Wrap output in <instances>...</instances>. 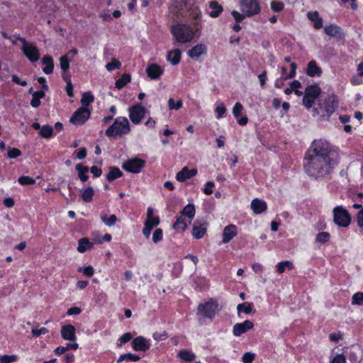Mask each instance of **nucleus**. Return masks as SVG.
Segmentation results:
<instances>
[{"label": "nucleus", "instance_id": "34", "mask_svg": "<svg viewBox=\"0 0 363 363\" xmlns=\"http://www.w3.org/2000/svg\"><path fill=\"white\" fill-rule=\"evenodd\" d=\"M94 100V96L91 94L90 91L84 92L82 94V97L81 99V104L83 107L89 106Z\"/></svg>", "mask_w": 363, "mask_h": 363}, {"label": "nucleus", "instance_id": "18", "mask_svg": "<svg viewBox=\"0 0 363 363\" xmlns=\"http://www.w3.org/2000/svg\"><path fill=\"white\" fill-rule=\"evenodd\" d=\"M207 48L203 44H198L188 51V55L193 59L198 58L206 53Z\"/></svg>", "mask_w": 363, "mask_h": 363}, {"label": "nucleus", "instance_id": "11", "mask_svg": "<svg viewBox=\"0 0 363 363\" xmlns=\"http://www.w3.org/2000/svg\"><path fill=\"white\" fill-rule=\"evenodd\" d=\"M130 120L135 124L141 122L145 116L146 109L141 104L134 105L128 108Z\"/></svg>", "mask_w": 363, "mask_h": 363}, {"label": "nucleus", "instance_id": "58", "mask_svg": "<svg viewBox=\"0 0 363 363\" xmlns=\"http://www.w3.org/2000/svg\"><path fill=\"white\" fill-rule=\"evenodd\" d=\"M21 155V152L20 150L17 148H11L9 147L8 150V157L9 158H16Z\"/></svg>", "mask_w": 363, "mask_h": 363}, {"label": "nucleus", "instance_id": "41", "mask_svg": "<svg viewBox=\"0 0 363 363\" xmlns=\"http://www.w3.org/2000/svg\"><path fill=\"white\" fill-rule=\"evenodd\" d=\"M237 310L238 314H240L241 312L249 314L252 312V305L250 303H240L238 305Z\"/></svg>", "mask_w": 363, "mask_h": 363}, {"label": "nucleus", "instance_id": "56", "mask_svg": "<svg viewBox=\"0 0 363 363\" xmlns=\"http://www.w3.org/2000/svg\"><path fill=\"white\" fill-rule=\"evenodd\" d=\"M255 355L252 352H245L242 357V361L243 363H252L255 359Z\"/></svg>", "mask_w": 363, "mask_h": 363}, {"label": "nucleus", "instance_id": "21", "mask_svg": "<svg viewBox=\"0 0 363 363\" xmlns=\"http://www.w3.org/2000/svg\"><path fill=\"white\" fill-rule=\"evenodd\" d=\"M251 208L255 214H259L267 209V203L259 199H255L251 202Z\"/></svg>", "mask_w": 363, "mask_h": 363}, {"label": "nucleus", "instance_id": "22", "mask_svg": "<svg viewBox=\"0 0 363 363\" xmlns=\"http://www.w3.org/2000/svg\"><path fill=\"white\" fill-rule=\"evenodd\" d=\"M324 31L326 35L330 37L341 38L342 35L340 28L335 24L326 26L324 28Z\"/></svg>", "mask_w": 363, "mask_h": 363}, {"label": "nucleus", "instance_id": "25", "mask_svg": "<svg viewBox=\"0 0 363 363\" xmlns=\"http://www.w3.org/2000/svg\"><path fill=\"white\" fill-rule=\"evenodd\" d=\"M307 17L313 21V26L315 29H319L323 26V19L319 16L318 11L308 12Z\"/></svg>", "mask_w": 363, "mask_h": 363}, {"label": "nucleus", "instance_id": "14", "mask_svg": "<svg viewBox=\"0 0 363 363\" xmlns=\"http://www.w3.org/2000/svg\"><path fill=\"white\" fill-rule=\"evenodd\" d=\"M238 233L235 225L230 224L225 226L222 233V242L226 244L229 242Z\"/></svg>", "mask_w": 363, "mask_h": 363}, {"label": "nucleus", "instance_id": "27", "mask_svg": "<svg viewBox=\"0 0 363 363\" xmlns=\"http://www.w3.org/2000/svg\"><path fill=\"white\" fill-rule=\"evenodd\" d=\"M42 62L45 65L43 72L47 74H51L54 69L52 58L49 55H45L43 57Z\"/></svg>", "mask_w": 363, "mask_h": 363}, {"label": "nucleus", "instance_id": "40", "mask_svg": "<svg viewBox=\"0 0 363 363\" xmlns=\"http://www.w3.org/2000/svg\"><path fill=\"white\" fill-rule=\"evenodd\" d=\"M286 269H288L289 270L292 269H293V263L290 261H284V262H279L277 264V272L279 274H282L283 272H284Z\"/></svg>", "mask_w": 363, "mask_h": 363}, {"label": "nucleus", "instance_id": "57", "mask_svg": "<svg viewBox=\"0 0 363 363\" xmlns=\"http://www.w3.org/2000/svg\"><path fill=\"white\" fill-rule=\"evenodd\" d=\"M163 236L162 230L160 228L156 229L152 235V240L155 243H157L162 240Z\"/></svg>", "mask_w": 363, "mask_h": 363}, {"label": "nucleus", "instance_id": "16", "mask_svg": "<svg viewBox=\"0 0 363 363\" xmlns=\"http://www.w3.org/2000/svg\"><path fill=\"white\" fill-rule=\"evenodd\" d=\"M163 69L157 64L152 63L147 66L146 72L152 79H158L163 73Z\"/></svg>", "mask_w": 363, "mask_h": 363}, {"label": "nucleus", "instance_id": "54", "mask_svg": "<svg viewBox=\"0 0 363 363\" xmlns=\"http://www.w3.org/2000/svg\"><path fill=\"white\" fill-rule=\"evenodd\" d=\"M186 0H174L173 6L179 11L186 7Z\"/></svg>", "mask_w": 363, "mask_h": 363}, {"label": "nucleus", "instance_id": "33", "mask_svg": "<svg viewBox=\"0 0 363 363\" xmlns=\"http://www.w3.org/2000/svg\"><path fill=\"white\" fill-rule=\"evenodd\" d=\"M178 357L184 361L192 362L195 359L196 355L189 350H183L179 352Z\"/></svg>", "mask_w": 363, "mask_h": 363}, {"label": "nucleus", "instance_id": "47", "mask_svg": "<svg viewBox=\"0 0 363 363\" xmlns=\"http://www.w3.org/2000/svg\"><path fill=\"white\" fill-rule=\"evenodd\" d=\"M291 89H293V91L298 96H301L303 94V92L301 91H299V89L301 87V84L298 80H294L291 83Z\"/></svg>", "mask_w": 363, "mask_h": 363}, {"label": "nucleus", "instance_id": "12", "mask_svg": "<svg viewBox=\"0 0 363 363\" xmlns=\"http://www.w3.org/2000/svg\"><path fill=\"white\" fill-rule=\"evenodd\" d=\"M62 337L65 340L75 342L77 340L76 329L70 324L62 326L60 331Z\"/></svg>", "mask_w": 363, "mask_h": 363}, {"label": "nucleus", "instance_id": "44", "mask_svg": "<svg viewBox=\"0 0 363 363\" xmlns=\"http://www.w3.org/2000/svg\"><path fill=\"white\" fill-rule=\"evenodd\" d=\"M352 305H363V292H357L352 297Z\"/></svg>", "mask_w": 363, "mask_h": 363}, {"label": "nucleus", "instance_id": "43", "mask_svg": "<svg viewBox=\"0 0 363 363\" xmlns=\"http://www.w3.org/2000/svg\"><path fill=\"white\" fill-rule=\"evenodd\" d=\"M18 359V356L16 354H4L0 356V363H13L16 362Z\"/></svg>", "mask_w": 363, "mask_h": 363}, {"label": "nucleus", "instance_id": "6", "mask_svg": "<svg viewBox=\"0 0 363 363\" xmlns=\"http://www.w3.org/2000/svg\"><path fill=\"white\" fill-rule=\"evenodd\" d=\"M19 40L23 44L22 51L26 57L32 62L38 61L40 59V52L37 47L25 38H19Z\"/></svg>", "mask_w": 363, "mask_h": 363}, {"label": "nucleus", "instance_id": "1", "mask_svg": "<svg viewBox=\"0 0 363 363\" xmlns=\"http://www.w3.org/2000/svg\"><path fill=\"white\" fill-rule=\"evenodd\" d=\"M304 164L306 172L315 178L329 174L337 162V156L327 141L316 140L308 151Z\"/></svg>", "mask_w": 363, "mask_h": 363}, {"label": "nucleus", "instance_id": "60", "mask_svg": "<svg viewBox=\"0 0 363 363\" xmlns=\"http://www.w3.org/2000/svg\"><path fill=\"white\" fill-rule=\"evenodd\" d=\"M48 333V330L45 328H41L40 329H33L32 335L33 337H39L41 335H45Z\"/></svg>", "mask_w": 363, "mask_h": 363}, {"label": "nucleus", "instance_id": "32", "mask_svg": "<svg viewBox=\"0 0 363 363\" xmlns=\"http://www.w3.org/2000/svg\"><path fill=\"white\" fill-rule=\"evenodd\" d=\"M131 80V77L129 74H123L118 80L116 82V86L117 89H121L125 86Z\"/></svg>", "mask_w": 363, "mask_h": 363}, {"label": "nucleus", "instance_id": "13", "mask_svg": "<svg viewBox=\"0 0 363 363\" xmlns=\"http://www.w3.org/2000/svg\"><path fill=\"white\" fill-rule=\"evenodd\" d=\"M254 324L250 320H245L241 323H236L233 328V333L235 336L239 337L246 333L248 330L252 329Z\"/></svg>", "mask_w": 363, "mask_h": 363}, {"label": "nucleus", "instance_id": "48", "mask_svg": "<svg viewBox=\"0 0 363 363\" xmlns=\"http://www.w3.org/2000/svg\"><path fill=\"white\" fill-rule=\"evenodd\" d=\"M168 105L169 109L178 110L182 106V101L180 99L175 102L173 99L170 98L168 100Z\"/></svg>", "mask_w": 363, "mask_h": 363}, {"label": "nucleus", "instance_id": "3", "mask_svg": "<svg viewBox=\"0 0 363 363\" xmlns=\"http://www.w3.org/2000/svg\"><path fill=\"white\" fill-rule=\"evenodd\" d=\"M172 33L175 40L179 43L191 42L194 37L193 29L186 24L177 23L172 27Z\"/></svg>", "mask_w": 363, "mask_h": 363}, {"label": "nucleus", "instance_id": "8", "mask_svg": "<svg viewBox=\"0 0 363 363\" xmlns=\"http://www.w3.org/2000/svg\"><path fill=\"white\" fill-rule=\"evenodd\" d=\"M145 164V160L134 157L125 161L122 164V168L128 172L138 174L141 172Z\"/></svg>", "mask_w": 363, "mask_h": 363}, {"label": "nucleus", "instance_id": "23", "mask_svg": "<svg viewBox=\"0 0 363 363\" xmlns=\"http://www.w3.org/2000/svg\"><path fill=\"white\" fill-rule=\"evenodd\" d=\"M337 106V100L335 96H329L325 101L324 108L328 114L333 113Z\"/></svg>", "mask_w": 363, "mask_h": 363}, {"label": "nucleus", "instance_id": "5", "mask_svg": "<svg viewBox=\"0 0 363 363\" xmlns=\"http://www.w3.org/2000/svg\"><path fill=\"white\" fill-rule=\"evenodd\" d=\"M320 93L321 89L318 84H314L307 86L305 89L303 98V106L307 108H311L315 100L319 96Z\"/></svg>", "mask_w": 363, "mask_h": 363}, {"label": "nucleus", "instance_id": "9", "mask_svg": "<svg viewBox=\"0 0 363 363\" xmlns=\"http://www.w3.org/2000/svg\"><path fill=\"white\" fill-rule=\"evenodd\" d=\"M218 311V304L214 301L201 303L198 306V312L203 316L208 318H213Z\"/></svg>", "mask_w": 363, "mask_h": 363}, {"label": "nucleus", "instance_id": "15", "mask_svg": "<svg viewBox=\"0 0 363 363\" xmlns=\"http://www.w3.org/2000/svg\"><path fill=\"white\" fill-rule=\"evenodd\" d=\"M132 347L135 351H146L150 348V343L143 336H138L132 341Z\"/></svg>", "mask_w": 363, "mask_h": 363}, {"label": "nucleus", "instance_id": "26", "mask_svg": "<svg viewBox=\"0 0 363 363\" xmlns=\"http://www.w3.org/2000/svg\"><path fill=\"white\" fill-rule=\"evenodd\" d=\"M209 6L212 11L209 13V16L212 18H217L223 11V9L216 1L209 3Z\"/></svg>", "mask_w": 363, "mask_h": 363}, {"label": "nucleus", "instance_id": "4", "mask_svg": "<svg viewBox=\"0 0 363 363\" xmlns=\"http://www.w3.org/2000/svg\"><path fill=\"white\" fill-rule=\"evenodd\" d=\"M130 130V123L127 118L118 117L114 123L106 130L108 137L121 136L128 134Z\"/></svg>", "mask_w": 363, "mask_h": 363}, {"label": "nucleus", "instance_id": "52", "mask_svg": "<svg viewBox=\"0 0 363 363\" xmlns=\"http://www.w3.org/2000/svg\"><path fill=\"white\" fill-rule=\"evenodd\" d=\"M284 4L281 1H272L271 2V9L275 12H279L284 9Z\"/></svg>", "mask_w": 363, "mask_h": 363}, {"label": "nucleus", "instance_id": "49", "mask_svg": "<svg viewBox=\"0 0 363 363\" xmlns=\"http://www.w3.org/2000/svg\"><path fill=\"white\" fill-rule=\"evenodd\" d=\"M18 182L22 185H30L35 184V179L28 176H22L18 178Z\"/></svg>", "mask_w": 363, "mask_h": 363}, {"label": "nucleus", "instance_id": "55", "mask_svg": "<svg viewBox=\"0 0 363 363\" xmlns=\"http://www.w3.org/2000/svg\"><path fill=\"white\" fill-rule=\"evenodd\" d=\"M242 110V105L240 103L238 102L235 104L233 108V114L234 115L235 117L238 118L241 115Z\"/></svg>", "mask_w": 363, "mask_h": 363}, {"label": "nucleus", "instance_id": "31", "mask_svg": "<svg viewBox=\"0 0 363 363\" xmlns=\"http://www.w3.org/2000/svg\"><path fill=\"white\" fill-rule=\"evenodd\" d=\"M181 214L184 216L185 218H187L190 220H193L195 216V207L193 204H189L186 206Z\"/></svg>", "mask_w": 363, "mask_h": 363}, {"label": "nucleus", "instance_id": "42", "mask_svg": "<svg viewBox=\"0 0 363 363\" xmlns=\"http://www.w3.org/2000/svg\"><path fill=\"white\" fill-rule=\"evenodd\" d=\"M39 133L43 138H50L52 135V128L50 125H43L40 128Z\"/></svg>", "mask_w": 363, "mask_h": 363}, {"label": "nucleus", "instance_id": "45", "mask_svg": "<svg viewBox=\"0 0 363 363\" xmlns=\"http://www.w3.org/2000/svg\"><path fill=\"white\" fill-rule=\"evenodd\" d=\"M60 65L64 72H66L69 68V60L67 55L62 56L60 58Z\"/></svg>", "mask_w": 363, "mask_h": 363}, {"label": "nucleus", "instance_id": "50", "mask_svg": "<svg viewBox=\"0 0 363 363\" xmlns=\"http://www.w3.org/2000/svg\"><path fill=\"white\" fill-rule=\"evenodd\" d=\"M330 238V234L326 232H322L317 235L316 241L320 243L326 242Z\"/></svg>", "mask_w": 363, "mask_h": 363}, {"label": "nucleus", "instance_id": "59", "mask_svg": "<svg viewBox=\"0 0 363 363\" xmlns=\"http://www.w3.org/2000/svg\"><path fill=\"white\" fill-rule=\"evenodd\" d=\"M216 112L217 113V118H220L226 112V108L223 105V104H220L216 108Z\"/></svg>", "mask_w": 363, "mask_h": 363}, {"label": "nucleus", "instance_id": "7", "mask_svg": "<svg viewBox=\"0 0 363 363\" xmlns=\"http://www.w3.org/2000/svg\"><path fill=\"white\" fill-rule=\"evenodd\" d=\"M333 220L336 225L347 227L351 222V217L346 209L337 206L333 209Z\"/></svg>", "mask_w": 363, "mask_h": 363}, {"label": "nucleus", "instance_id": "10", "mask_svg": "<svg viewBox=\"0 0 363 363\" xmlns=\"http://www.w3.org/2000/svg\"><path fill=\"white\" fill-rule=\"evenodd\" d=\"M91 111L85 107L78 108L71 116L69 121L75 125L84 124L90 117Z\"/></svg>", "mask_w": 363, "mask_h": 363}, {"label": "nucleus", "instance_id": "28", "mask_svg": "<svg viewBox=\"0 0 363 363\" xmlns=\"http://www.w3.org/2000/svg\"><path fill=\"white\" fill-rule=\"evenodd\" d=\"M92 247L93 244L89 242V239L84 238L79 240L77 251L80 253H83L92 248Z\"/></svg>", "mask_w": 363, "mask_h": 363}, {"label": "nucleus", "instance_id": "20", "mask_svg": "<svg viewBox=\"0 0 363 363\" xmlns=\"http://www.w3.org/2000/svg\"><path fill=\"white\" fill-rule=\"evenodd\" d=\"M191 220L185 218L184 216L180 214L176 223L173 225V228L175 230L184 231L186 229V228L191 224Z\"/></svg>", "mask_w": 363, "mask_h": 363}, {"label": "nucleus", "instance_id": "63", "mask_svg": "<svg viewBox=\"0 0 363 363\" xmlns=\"http://www.w3.org/2000/svg\"><path fill=\"white\" fill-rule=\"evenodd\" d=\"M331 363H346V359L344 355L338 354L333 359Z\"/></svg>", "mask_w": 363, "mask_h": 363}, {"label": "nucleus", "instance_id": "61", "mask_svg": "<svg viewBox=\"0 0 363 363\" xmlns=\"http://www.w3.org/2000/svg\"><path fill=\"white\" fill-rule=\"evenodd\" d=\"M214 186V183L213 182H208L206 185L205 188L203 189V191L206 194L210 195L213 193L212 188Z\"/></svg>", "mask_w": 363, "mask_h": 363}, {"label": "nucleus", "instance_id": "35", "mask_svg": "<svg viewBox=\"0 0 363 363\" xmlns=\"http://www.w3.org/2000/svg\"><path fill=\"white\" fill-rule=\"evenodd\" d=\"M94 191L91 187H87L82 190L81 197L85 202H90L92 200Z\"/></svg>", "mask_w": 363, "mask_h": 363}, {"label": "nucleus", "instance_id": "53", "mask_svg": "<svg viewBox=\"0 0 363 363\" xmlns=\"http://www.w3.org/2000/svg\"><path fill=\"white\" fill-rule=\"evenodd\" d=\"M160 223V219L158 217L153 218L147 219L145 225L150 227L152 229L154 227L157 226Z\"/></svg>", "mask_w": 363, "mask_h": 363}, {"label": "nucleus", "instance_id": "36", "mask_svg": "<svg viewBox=\"0 0 363 363\" xmlns=\"http://www.w3.org/2000/svg\"><path fill=\"white\" fill-rule=\"evenodd\" d=\"M101 219L102 222L108 227H111L114 225V224L117 221V217L115 215H111L110 216H107L106 214L101 215Z\"/></svg>", "mask_w": 363, "mask_h": 363}, {"label": "nucleus", "instance_id": "46", "mask_svg": "<svg viewBox=\"0 0 363 363\" xmlns=\"http://www.w3.org/2000/svg\"><path fill=\"white\" fill-rule=\"evenodd\" d=\"M121 66V63L116 58H113L111 61L106 65V68L108 71H112L115 69H120Z\"/></svg>", "mask_w": 363, "mask_h": 363}, {"label": "nucleus", "instance_id": "24", "mask_svg": "<svg viewBox=\"0 0 363 363\" xmlns=\"http://www.w3.org/2000/svg\"><path fill=\"white\" fill-rule=\"evenodd\" d=\"M181 51L179 49H174L168 52L167 55V60L172 65H177L181 60Z\"/></svg>", "mask_w": 363, "mask_h": 363}, {"label": "nucleus", "instance_id": "37", "mask_svg": "<svg viewBox=\"0 0 363 363\" xmlns=\"http://www.w3.org/2000/svg\"><path fill=\"white\" fill-rule=\"evenodd\" d=\"M206 233V229L205 228L201 227V225H197L196 223L194 224L192 235L195 238H201L202 237H203Z\"/></svg>", "mask_w": 363, "mask_h": 363}, {"label": "nucleus", "instance_id": "38", "mask_svg": "<svg viewBox=\"0 0 363 363\" xmlns=\"http://www.w3.org/2000/svg\"><path fill=\"white\" fill-rule=\"evenodd\" d=\"M76 169L78 171V176L82 182H86L88 179V177L86 173L88 172V167H84L81 164H78L76 166Z\"/></svg>", "mask_w": 363, "mask_h": 363}, {"label": "nucleus", "instance_id": "62", "mask_svg": "<svg viewBox=\"0 0 363 363\" xmlns=\"http://www.w3.org/2000/svg\"><path fill=\"white\" fill-rule=\"evenodd\" d=\"M167 337V335L166 333H155L153 334V338L157 341H160L166 339Z\"/></svg>", "mask_w": 363, "mask_h": 363}, {"label": "nucleus", "instance_id": "29", "mask_svg": "<svg viewBox=\"0 0 363 363\" xmlns=\"http://www.w3.org/2000/svg\"><path fill=\"white\" fill-rule=\"evenodd\" d=\"M45 96V91H38L33 93L30 105L33 108H38L40 105V99Z\"/></svg>", "mask_w": 363, "mask_h": 363}, {"label": "nucleus", "instance_id": "64", "mask_svg": "<svg viewBox=\"0 0 363 363\" xmlns=\"http://www.w3.org/2000/svg\"><path fill=\"white\" fill-rule=\"evenodd\" d=\"M81 311V308L79 307H72L68 309L67 314L69 315H79Z\"/></svg>", "mask_w": 363, "mask_h": 363}, {"label": "nucleus", "instance_id": "17", "mask_svg": "<svg viewBox=\"0 0 363 363\" xmlns=\"http://www.w3.org/2000/svg\"><path fill=\"white\" fill-rule=\"evenodd\" d=\"M197 173L196 169H189L188 167H184L180 172L176 175V179L179 182H184L187 179H190L195 176Z\"/></svg>", "mask_w": 363, "mask_h": 363}, {"label": "nucleus", "instance_id": "51", "mask_svg": "<svg viewBox=\"0 0 363 363\" xmlns=\"http://www.w3.org/2000/svg\"><path fill=\"white\" fill-rule=\"evenodd\" d=\"M79 272H83L86 276L91 277L94 275V269L91 266H87L85 267H80L78 269Z\"/></svg>", "mask_w": 363, "mask_h": 363}, {"label": "nucleus", "instance_id": "39", "mask_svg": "<svg viewBox=\"0 0 363 363\" xmlns=\"http://www.w3.org/2000/svg\"><path fill=\"white\" fill-rule=\"evenodd\" d=\"M138 360H140V357L138 355H135V354H133L131 353H128V354L121 355L118 357L117 362L119 363L123 361L138 362Z\"/></svg>", "mask_w": 363, "mask_h": 363}, {"label": "nucleus", "instance_id": "2", "mask_svg": "<svg viewBox=\"0 0 363 363\" xmlns=\"http://www.w3.org/2000/svg\"><path fill=\"white\" fill-rule=\"evenodd\" d=\"M240 6L242 13L235 10L231 12L237 23L241 22L246 17H252L257 15L261 11L257 0H240Z\"/></svg>", "mask_w": 363, "mask_h": 363}, {"label": "nucleus", "instance_id": "19", "mask_svg": "<svg viewBox=\"0 0 363 363\" xmlns=\"http://www.w3.org/2000/svg\"><path fill=\"white\" fill-rule=\"evenodd\" d=\"M306 74L311 77H320L322 74V69L318 66L315 61L311 60L308 63Z\"/></svg>", "mask_w": 363, "mask_h": 363}, {"label": "nucleus", "instance_id": "30", "mask_svg": "<svg viewBox=\"0 0 363 363\" xmlns=\"http://www.w3.org/2000/svg\"><path fill=\"white\" fill-rule=\"evenodd\" d=\"M122 172L118 168L115 167H111L109 168V172L107 174V179L109 182H112L122 176Z\"/></svg>", "mask_w": 363, "mask_h": 363}]
</instances>
